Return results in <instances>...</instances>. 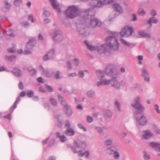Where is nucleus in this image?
Listing matches in <instances>:
<instances>
[{
  "instance_id": "nucleus-60",
  "label": "nucleus",
  "mask_w": 160,
  "mask_h": 160,
  "mask_svg": "<svg viewBox=\"0 0 160 160\" xmlns=\"http://www.w3.org/2000/svg\"><path fill=\"white\" fill-rule=\"evenodd\" d=\"M87 122L89 123H91L93 121L92 118L89 116H87Z\"/></svg>"
},
{
  "instance_id": "nucleus-19",
  "label": "nucleus",
  "mask_w": 160,
  "mask_h": 160,
  "mask_svg": "<svg viewBox=\"0 0 160 160\" xmlns=\"http://www.w3.org/2000/svg\"><path fill=\"white\" fill-rule=\"evenodd\" d=\"M53 8L56 10L58 12H61L59 4L57 2L56 0H49Z\"/></svg>"
},
{
  "instance_id": "nucleus-41",
  "label": "nucleus",
  "mask_w": 160,
  "mask_h": 160,
  "mask_svg": "<svg viewBox=\"0 0 160 160\" xmlns=\"http://www.w3.org/2000/svg\"><path fill=\"white\" fill-rule=\"evenodd\" d=\"M153 108L154 110L158 114H160V109L159 106L158 104H155L154 105Z\"/></svg>"
},
{
  "instance_id": "nucleus-22",
  "label": "nucleus",
  "mask_w": 160,
  "mask_h": 160,
  "mask_svg": "<svg viewBox=\"0 0 160 160\" xmlns=\"http://www.w3.org/2000/svg\"><path fill=\"white\" fill-rule=\"evenodd\" d=\"M65 134L68 136H73L75 133V132L74 129L72 128L67 129L65 132Z\"/></svg>"
},
{
  "instance_id": "nucleus-29",
  "label": "nucleus",
  "mask_w": 160,
  "mask_h": 160,
  "mask_svg": "<svg viewBox=\"0 0 160 160\" xmlns=\"http://www.w3.org/2000/svg\"><path fill=\"white\" fill-rule=\"evenodd\" d=\"M2 2L5 8L9 9L10 8L11 4L8 0H2Z\"/></svg>"
},
{
  "instance_id": "nucleus-47",
  "label": "nucleus",
  "mask_w": 160,
  "mask_h": 160,
  "mask_svg": "<svg viewBox=\"0 0 160 160\" xmlns=\"http://www.w3.org/2000/svg\"><path fill=\"white\" fill-rule=\"evenodd\" d=\"M65 127L67 129L71 128V124L68 120H67L65 122Z\"/></svg>"
},
{
  "instance_id": "nucleus-8",
  "label": "nucleus",
  "mask_w": 160,
  "mask_h": 160,
  "mask_svg": "<svg viewBox=\"0 0 160 160\" xmlns=\"http://www.w3.org/2000/svg\"><path fill=\"white\" fill-rule=\"evenodd\" d=\"M82 18L81 22L82 24H79L78 25L77 30L79 34L82 37H86L90 34L89 28H84L85 25L84 23L85 22L84 21H82Z\"/></svg>"
},
{
  "instance_id": "nucleus-28",
  "label": "nucleus",
  "mask_w": 160,
  "mask_h": 160,
  "mask_svg": "<svg viewBox=\"0 0 160 160\" xmlns=\"http://www.w3.org/2000/svg\"><path fill=\"white\" fill-rule=\"evenodd\" d=\"M56 136L57 138H59L61 141L62 142H64L67 140V137L64 135H61L59 132L57 133Z\"/></svg>"
},
{
  "instance_id": "nucleus-6",
  "label": "nucleus",
  "mask_w": 160,
  "mask_h": 160,
  "mask_svg": "<svg viewBox=\"0 0 160 160\" xmlns=\"http://www.w3.org/2000/svg\"><path fill=\"white\" fill-rule=\"evenodd\" d=\"M50 36L57 42H61L63 38V36L61 30H52L49 32Z\"/></svg>"
},
{
  "instance_id": "nucleus-20",
  "label": "nucleus",
  "mask_w": 160,
  "mask_h": 160,
  "mask_svg": "<svg viewBox=\"0 0 160 160\" xmlns=\"http://www.w3.org/2000/svg\"><path fill=\"white\" fill-rule=\"evenodd\" d=\"M138 34L141 37L146 38H151L150 34L147 33L144 30H140L138 31Z\"/></svg>"
},
{
  "instance_id": "nucleus-14",
  "label": "nucleus",
  "mask_w": 160,
  "mask_h": 160,
  "mask_svg": "<svg viewBox=\"0 0 160 160\" xmlns=\"http://www.w3.org/2000/svg\"><path fill=\"white\" fill-rule=\"evenodd\" d=\"M158 21V20L155 17H150L148 20H147L145 24L147 26L148 28H151L152 26V24H156Z\"/></svg>"
},
{
  "instance_id": "nucleus-49",
  "label": "nucleus",
  "mask_w": 160,
  "mask_h": 160,
  "mask_svg": "<svg viewBox=\"0 0 160 160\" xmlns=\"http://www.w3.org/2000/svg\"><path fill=\"white\" fill-rule=\"evenodd\" d=\"M137 57L138 61V64L142 65V61L143 59V56L142 55H138Z\"/></svg>"
},
{
  "instance_id": "nucleus-27",
  "label": "nucleus",
  "mask_w": 160,
  "mask_h": 160,
  "mask_svg": "<svg viewBox=\"0 0 160 160\" xmlns=\"http://www.w3.org/2000/svg\"><path fill=\"white\" fill-rule=\"evenodd\" d=\"M56 118L57 120V125L59 127L62 126L63 121V117L61 115H58L57 116Z\"/></svg>"
},
{
  "instance_id": "nucleus-2",
  "label": "nucleus",
  "mask_w": 160,
  "mask_h": 160,
  "mask_svg": "<svg viewBox=\"0 0 160 160\" xmlns=\"http://www.w3.org/2000/svg\"><path fill=\"white\" fill-rule=\"evenodd\" d=\"M109 34V36L106 38V43L100 45L92 46L87 41H85L84 43L90 51H97L100 53H104L106 55L109 56L110 54L111 51H118L120 46L117 38L118 33L110 31Z\"/></svg>"
},
{
  "instance_id": "nucleus-7",
  "label": "nucleus",
  "mask_w": 160,
  "mask_h": 160,
  "mask_svg": "<svg viewBox=\"0 0 160 160\" xmlns=\"http://www.w3.org/2000/svg\"><path fill=\"white\" fill-rule=\"evenodd\" d=\"M113 1L114 0H91L90 5L94 8H100L104 5L112 3Z\"/></svg>"
},
{
  "instance_id": "nucleus-32",
  "label": "nucleus",
  "mask_w": 160,
  "mask_h": 160,
  "mask_svg": "<svg viewBox=\"0 0 160 160\" xmlns=\"http://www.w3.org/2000/svg\"><path fill=\"white\" fill-rule=\"evenodd\" d=\"M48 138L49 142L48 145L49 146L51 147L54 144L55 141V138L52 135L48 137Z\"/></svg>"
},
{
  "instance_id": "nucleus-26",
  "label": "nucleus",
  "mask_w": 160,
  "mask_h": 160,
  "mask_svg": "<svg viewBox=\"0 0 160 160\" xmlns=\"http://www.w3.org/2000/svg\"><path fill=\"white\" fill-rule=\"evenodd\" d=\"M58 100L61 105L64 106L68 104L65 99L61 95H58Z\"/></svg>"
},
{
  "instance_id": "nucleus-62",
  "label": "nucleus",
  "mask_w": 160,
  "mask_h": 160,
  "mask_svg": "<svg viewBox=\"0 0 160 160\" xmlns=\"http://www.w3.org/2000/svg\"><path fill=\"white\" fill-rule=\"evenodd\" d=\"M46 88L49 92H52L53 91V88L51 86L48 85L46 86Z\"/></svg>"
},
{
  "instance_id": "nucleus-42",
  "label": "nucleus",
  "mask_w": 160,
  "mask_h": 160,
  "mask_svg": "<svg viewBox=\"0 0 160 160\" xmlns=\"http://www.w3.org/2000/svg\"><path fill=\"white\" fill-rule=\"evenodd\" d=\"M112 139H108L105 141L104 144L106 145L110 146L112 144Z\"/></svg>"
},
{
  "instance_id": "nucleus-44",
  "label": "nucleus",
  "mask_w": 160,
  "mask_h": 160,
  "mask_svg": "<svg viewBox=\"0 0 160 160\" xmlns=\"http://www.w3.org/2000/svg\"><path fill=\"white\" fill-rule=\"evenodd\" d=\"M138 13L141 16H143L146 14L145 10L142 8H140L138 10Z\"/></svg>"
},
{
  "instance_id": "nucleus-15",
  "label": "nucleus",
  "mask_w": 160,
  "mask_h": 160,
  "mask_svg": "<svg viewBox=\"0 0 160 160\" xmlns=\"http://www.w3.org/2000/svg\"><path fill=\"white\" fill-rule=\"evenodd\" d=\"M55 50L53 49H50L43 57L44 61H46L52 58L54 56Z\"/></svg>"
},
{
  "instance_id": "nucleus-51",
  "label": "nucleus",
  "mask_w": 160,
  "mask_h": 160,
  "mask_svg": "<svg viewBox=\"0 0 160 160\" xmlns=\"http://www.w3.org/2000/svg\"><path fill=\"white\" fill-rule=\"evenodd\" d=\"M50 102H51V103L53 105H54V106L56 105L57 104V102L56 101V100L55 99H54L52 98H51L50 99Z\"/></svg>"
},
{
  "instance_id": "nucleus-1",
  "label": "nucleus",
  "mask_w": 160,
  "mask_h": 160,
  "mask_svg": "<svg viewBox=\"0 0 160 160\" xmlns=\"http://www.w3.org/2000/svg\"><path fill=\"white\" fill-rule=\"evenodd\" d=\"M96 75V85L98 87L110 85L115 88L120 89L127 85L125 80L120 81L118 79L119 73L113 64H108L104 70H97Z\"/></svg>"
},
{
  "instance_id": "nucleus-10",
  "label": "nucleus",
  "mask_w": 160,
  "mask_h": 160,
  "mask_svg": "<svg viewBox=\"0 0 160 160\" xmlns=\"http://www.w3.org/2000/svg\"><path fill=\"white\" fill-rule=\"evenodd\" d=\"M133 32L132 28L128 26H125L120 32V35L122 37H129L131 36Z\"/></svg>"
},
{
  "instance_id": "nucleus-4",
  "label": "nucleus",
  "mask_w": 160,
  "mask_h": 160,
  "mask_svg": "<svg viewBox=\"0 0 160 160\" xmlns=\"http://www.w3.org/2000/svg\"><path fill=\"white\" fill-rule=\"evenodd\" d=\"M82 17V21L86 22L89 19L90 20V25L92 28L100 26L102 23L98 19L94 18L95 15L94 10L92 8L85 9L83 12Z\"/></svg>"
},
{
  "instance_id": "nucleus-39",
  "label": "nucleus",
  "mask_w": 160,
  "mask_h": 160,
  "mask_svg": "<svg viewBox=\"0 0 160 160\" xmlns=\"http://www.w3.org/2000/svg\"><path fill=\"white\" fill-rule=\"evenodd\" d=\"M114 17L112 15H110L109 16L108 18H107L106 21L108 22V23H110L114 21Z\"/></svg>"
},
{
  "instance_id": "nucleus-58",
  "label": "nucleus",
  "mask_w": 160,
  "mask_h": 160,
  "mask_svg": "<svg viewBox=\"0 0 160 160\" xmlns=\"http://www.w3.org/2000/svg\"><path fill=\"white\" fill-rule=\"evenodd\" d=\"M28 19L32 23L34 22H35V21L33 19V16L32 14H30L28 15Z\"/></svg>"
},
{
  "instance_id": "nucleus-35",
  "label": "nucleus",
  "mask_w": 160,
  "mask_h": 160,
  "mask_svg": "<svg viewBox=\"0 0 160 160\" xmlns=\"http://www.w3.org/2000/svg\"><path fill=\"white\" fill-rule=\"evenodd\" d=\"M113 158L116 160H119L120 159V154L117 150H115L113 154Z\"/></svg>"
},
{
  "instance_id": "nucleus-31",
  "label": "nucleus",
  "mask_w": 160,
  "mask_h": 160,
  "mask_svg": "<svg viewBox=\"0 0 160 160\" xmlns=\"http://www.w3.org/2000/svg\"><path fill=\"white\" fill-rule=\"evenodd\" d=\"M94 128L95 130H96L99 134L103 133V132L104 130L107 129V128L104 126L102 127L98 126H95V127Z\"/></svg>"
},
{
  "instance_id": "nucleus-5",
  "label": "nucleus",
  "mask_w": 160,
  "mask_h": 160,
  "mask_svg": "<svg viewBox=\"0 0 160 160\" xmlns=\"http://www.w3.org/2000/svg\"><path fill=\"white\" fill-rule=\"evenodd\" d=\"M66 16L71 19L74 18L78 16L80 14L79 8L75 5L69 6L65 11Z\"/></svg>"
},
{
  "instance_id": "nucleus-55",
  "label": "nucleus",
  "mask_w": 160,
  "mask_h": 160,
  "mask_svg": "<svg viewBox=\"0 0 160 160\" xmlns=\"http://www.w3.org/2000/svg\"><path fill=\"white\" fill-rule=\"evenodd\" d=\"M78 75L79 77L83 78L84 76V71H79L78 72Z\"/></svg>"
},
{
  "instance_id": "nucleus-64",
  "label": "nucleus",
  "mask_w": 160,
  "mask_h": 160,
  "mask_svg": "<svg viewBox=\"0 0 160 160\" xmlns=\"http://www.w3.org/2000/svg\"><path fill=\"white\" fill-rule=\"evenodd\" d=\"M37 81L40 83H44V82L45 81H43V79H42V78L41 77H39L37 79Z\"/></svg>"
},
{
  "instance_id": "nucleus-53",
  "label": "nucleus",
  "mask_w": 160,
  "mask_h": 160,
  "mask_svg": "<svg viewBox=\"0 0 160 160\" xmlns=\"http://www.w3.org/2000/svg\"><path fill=\"white\" fill-rule=\"evenodd\" d=\"M5 71L7 72H9L10 71L6 69L5 67L4 66H0V72Z\"/></svg>"
},
{
  "instance_id": "nucleus-34",
  "label": "nucleus",
  "mask_w": 160,
  "mask_h": 160,
  "mask_svg": "<svg viewBox=\"0 0 160 160\" xmlns=\"http://www.w3.org/2000/svg\"><path fill=\"white\" fill-rule=\"evenodd\" d=\"M12 47L13 48H10L8 49V52H11L12 53H14L16 51V45L15 44L12 43Z\"/></svg>"
},
{
  "instance_id": "nucleus-9",
  "label": "nucleus",
  "mask_w": 160,
  "mask_h": 160,
  "mask_svg": "<svg viewBox=\"0 0 160 160\" xmlns=\"http://www.w3.org/2000/svg\"><path fill=\"white\" fill-rule=\"evenodd\" d=\"M86 147V144L84 142L75 141L72 147V150L74 153H77L78 152V149H84Z\"/></svg>"
},
{
  "instance_id": "nucleus-23",
  "label": "nucleus",
  "mask_w": 160,
  "mask_h": 160,
  "mask_svg": "<svg viewBox=\"0 0 160 160\" xmlns=\"http://www.w3.org/2000/svg\"><path fill=\"white\" fill-rule=\"evenodd\" d=\"M12 72L14 75L18 77H20L22 76V72L18 68H14Z\"/></svg>"
},
{
  "instance_id": "nucleus-57",
  "label": "nucleus",
  "mask_w": 160,
  "mask_h": 160,
  "mask_svg": "<svg viewBox=\"0 0 160 160\" xmlns=\"http://www.w3.org/2000/svg\"><path fill=\"white\" fill-rule=\"evenodd\" d=\"M18 87L19 89L22 90L24 88V85L22 82L21 81H20L18 85Z\"/></svg>"
},
{
  "instance_id": "nucleus-37",
  "label": "nucleus",
  "mask_w": 160,
  "mask_h": 160,
  "mask_svg": "<svg viewBox=\"0 0 160 160\" xmlns=\"http://www.w3.org/2000/svg\"><path fill=\"white\" fill-rule=\"evenodd\" d=\"M115 151L112 147H109L107 149L106 152L108 155H111L113 154Z\"/></svg>"
},
{
  "instance_id": "nucleus-25",
  "label": "nucleus",
  "mask_w": 160,
  "mask_h": 160,
  "mask_svg": "<svg viewBox=\"0 0 160 160\" xmlns=\"http://www.w3.org/2000/svg\"><path fill=\"white\" fill-rule=\"evenodd\" d=\"M114 104L117 110L119 112H121L122 107L120 101L118 100H116L114 102Z\"/></svg>"
},
{
  "instance_id": "nucleus-3",
  "label": "nucleus",
  "mask_w": 160,
  "mask_h": 160,
  "mask_svg": "<svg viewBox=\"0 0 160 160\" xmlns=\"http://www.w3.org/2000/svg\"><path fill=\"white\" fill-rule=\"evenodd\" d=\"M141 98L140 96H136L133 100L131 106L137 110L134 112V115L137 122L141 126L145 125L148 122L146 117L143 114L139 115V114L143 113L145 109V107L141 104Z\"/></svg>"
},
{
  "instance_id": "nucleus-30",
  "label": "nucleus",
  "mask_w": 160,
  "mask_h": 160,
  "mask_svg": "<svg viewBox=\"0 0 160 160\" xmlns=\"http://www.w3.org/2000/svg\"><path fill=\"white\" fill-rule=\"evenodd\" d=\"M20 100V98L19 97H18L15 102H14L13 105L10 108V111L11 112H12L14 109L17 107V104L19 103Z\"/></svg>"
},
{
  "instance_id": "nucleus-33",
  "label": "nucleus",
  "mask_w": 160,
  "mask_h": 160,
  "mask_svg": "<svg viewBox=\"0 0 160 160\" xmlns=\"http://www.w3.org/2000/svg\"><path fill=\"white\" fill-rule=\"evenodd\" d=\"M134 88H137L141 92L143 91V85L140 83H137L134 86Z\"/></svg>"
},
{
  "instance_id": "nucleus-63",
  "label": "nucleus",
  "mask_w": 160,
  "mask_h": 160,
  "mask_svg": "<svg viewBox=\"0 0 160 160\" xmlns=\"http://www.w3.org/2000/svg\"><path fill=\"white\" fill-rule=\"evenodd\" d=\"M22 25L25 27H28L29 25V23L28 21H25L22 23Z\"/></svg>"
},
{
  "instance_id": "nucleus-54",
  "label": "nucleus",
  "mask_w": 160,
  "mask_h": 160,
  "mask_svg": "<svg viewBox=\"0 0 160 160\" xmlns=\"http://www.w3.org/2000/svg\"><path fill=\"white\" fill-rule=\"evenodd\" d=\"M67 64L68 69L69 70H71L72 69V68L71 62L70 61H67Z\"/></svg>"
},
{
  "instance_id": "nucleus-11",
  "label": "nucleus",
  "mask_w": 160,
  "mask_h": 160,
  "mask_svg": "<svg viewBox=\"0 0 160 160\" xmlns=\"http://www.w3.org/2000/svg\"><path fill=\"white\" fill-rule=\"evenodd\" d=\"M148 146L158 152V155L160 157V143L156 142H151L149 143Z\"/></svg>"
},
{
  "instance_id": "nucleus-18",
  "label": "nucleus",
  "mask_w": 160,
  "mask_h": 160,
  "mask_svg": "<svg viewBox=\"0 0 160 160\" xmlns=\"http://www.w3.org/2000/svg\"><path fill=\"white\" fill-rule=\"evenodd\" d=\"M120 40L122 45L128 48H132L134 46V45L133 44L128 42L126 39L122 38H121Z\"/></svg>"
},
{
  "instance_id": "nucleus-61",
  "label": "nucleus",
  "mask_w": 160,
  "mask_h": 160,
  "mask_svg": "<svg viewBox=\"0 0 160 160\" xmlns=\"http://www.w3.org/2000/svg\"><path fill=\"white\" fill-rule=\"evenodd\" d=\"M28 49L25 50L23 52V54L25 55L31 54V51L30 50V49Z\"/></svg>"
},
{
  "instance_id": "nucleus-40",
  "label": "nucleus",
  "mask_w": 160,
  "mask_h": 160,
  "mask_svg": "<svg viewBox=\"0 0 160 160\" xmlns=\"http://www.w3.org/2000/svg\"><path fill=\"white\" fill-rule=\"evenodd\" d=\"M143 157L146 160H149L151 158L150 155L145 151L143 152Z\"/></svg>"
},
{
  "instance_id": "nucleus-12",
  "label": "nucleus",
  "mask_w": 160,
  "mask_h": 160,
  "mask_svg": "<svg viewBox=\"0 0 160 160\" xmlns=\"http://www.w3.org/2000/svg\"><path fill=\"white\" fill-rule=\"evenodd\" d=\"M153 136V133L148 129L143 131L142 132V139L148 140L152 138Z\"/></svg>"
},
{
  "instance_id": "nucleus-17",
  "label": "nucleus",
  "mask_w": 160,
  "mask_h": 160,
  "mask_svg": "<svg viewBox=\"0 0 160 160\" xmlns=\"http://www.w3.org/2000/svg\"><path fill=\"white\" fill-rule=\"evenodd\" d=\"M63 110L65 114L68 117H70L72 114V111L68 104L64 106Z\"/></svg>"
},
{
  "instance_id": "nucleus-13",
  "label": "nucleus",
  "mask_w": 160,
  "mask_h": 160,
  "mask_svg": "<svg viewBox=\"0 0 160 160\" xmlns=\"http://www.w3.org/2000/svg\"><path fill=\"white\" fill-rule=\"evenodd\" d=\"M112 7L114 11L119 15L122 14L124 12L122 6L119 3H114L112 5Z\"/></svg>"
},
{
  "instance_id": "nucleus-46",
  "label": "nucleus",
  "mask_w": 160,
  "mask_h": 160,
  "mask_svg": "<svg viewBox=\"0 0 160 160\" xmlns=\"http://www.w3.org/2000/svg\"><path fill=\"white\" fill-rule=\"evenodd\" d=\"M105 115L108 118H111L112 116V112L109 110H106Z\"/></svg>"
},
{
  "instance_id": "nucleus-24",
  "label": "nucleus",
  "mask_w": 160,
  "mask_h": 160,
  "mask_svg": "<svg viewBox=\"0 0 160 160\" xmlns=\"http://www.w3.org/2000/svg\"><path fill=\"white\" fill-rule=\"evenodd\" d=\"M39 68L43 70V73L48 78L52 76V73L49 70L47 69H44L42 66H40Z\"/></svg>"
},
{
  "instance_id": "nucleus-52",
  "label": "nucleus",
  "mask_w": 160,
  "mask_h": 160,
  "mask_svg": "<svg viewBox=\"0 0 160 160\" xmlns=\"http://www.w3.org/2000/svg\"><path fill=\"white\" fill-rule=\"evenodd\" d=\"M73 61L74 62V65L77 67L78 66L79 64V60L76 58H75Z\"/></svg>"
},
{
  "instance_id": "nucleus-56",
  "label": "nucleus",
  "mask_w": 160,
  "mask_h": 160,
  "mask_svg": "<svg viewBox=\"0 0 160 160\" xmlns=\"http://www.w3.org/2000/svg\"><path fill=\"white\" fill-rule=\"evenodd\" d=\"M157 14V12L155 10L152 9L151 10L150 14L152 16V17H154Z\"/></svg>"
},
{
  "instance_id": "nucleus-38",
  "label": "nucleus",
  "mask_w": 160,
  "mask_h": 160,
  "mask_svg": "<svg viewBox=\"0 0 160 160\" xmlns=\"http://www.w3.org/2000/svg\"><path fill=\"white\" fill-rule=\"evenodd\" d=\"M87 94L89 98H92L94 96L95 92L93 90H89L87 92Z\"/></svg>"
},
{
  "instance_id": "nucleus-21",
  "label": "nucleus",
  "mask_w": 160,
  "mask_h": 160,
  "mask_svg": "<svg viewBox=\"0 0 160 160\" xmlns=\"http://www.w3.org/2000/svg\"><path fill=\"white\" fill-rule=\"evenodd\" d=\"M36 41L35 39H31L30 40L29 42L26 45V48L31 49L36 45Z\"/></svg>"
},
{
  "instance_id": "nucleus-36",
  "label": "nucleus",
  "mask_w": 160,
  "mask_h": 160,
  "mask_svg": "<svg viewBox=\"0 0 160 160\" xmlns=\"http://www.w3.org/2000/svg\"><path fill=\"white\" fill-rule=\"evenodd\" d=\"M6 33L7 35L14 37L15 36V34L13 32V31L11 29H9L6 31Z\"/></svg>"
},
{
  "instance_id": "nucleus-43",
  "label": "nucleus",
  "mask_w": 160,
  "mask_h": 160,
  "mask_svg": "<svg viewBox=\"0 0 160 160\" xmlns=\"http://www.w3.org/2000/svg\"><path fill=\"white\" fill-rule=\"evenodd\" d=\"M60 72L58 71H56L54 72L55 77L56 79H58L62 78L60 75Z\"/></svg>"
},
{
  "instance_id": "nucleus-16",
  "label": "nucleus",
  "mask_w": 160,
  "mask_h": 160,
  "mask_svg": "<svg viewBox=\"0 0 160 160\" xmlns=\"http://www.w3.org/2000/svg\"><path fill=\"white\" fill-rule=\"evenodd\" d=\"M142 76L144 78L145 81L149 82L150 81V77L149 76L148 72L147 69L143 68L142 72Z\"/></svg>"
},
{
  "instance_id": "nucleus-48",
  "label": "nucleus",
  "mask_w": 160,
  "mask_h": 160,
  "mask_svg": "<svg viewBox=\"0 0 160 160\" xmlns=\"http://www.w3.org/2000/svg\"><path fill=\"white\" fill-rule=\"evenodd\" d=\"M22 3V0H15L14 1L15 5L17 7H19Z\"/></svg>"
},
{
  "instance_id": "nucleus-50",
  "label": "nucleus",
  "mask_w": 160,
  "mask_h": 160,
  "mask_svg": "<svg viewBox=\"0 0 160 160\" xmlns=\"http://www.w3.org/2000/svg\"><path fill=\"white\" fill-rule=\"evenodd\" d=\"M77 125L79 128L82 129L84 132H85L87 131V129L84 127L83 125L82 124L80 123H78Z\"/></svg>"
},
{
  "instance_id": "nucleus-45",
  "label": "nucleus",
  "mask_w": 160,
  "mask_h": 160,
  "mask_svg": "<svg viewBox=\"0 0 160 160\" xmlns=\"http://www.w3.org/2000/svg\"><path fill=\"white\" fill-rule=\"evenodd\" d=\"M43 17H48L50 15V12L47 10H46L45 9H43Z\"/></svg>"
},
{
  "instance_id": "nucleus-59",
  "label": "nucleus",
  "mask_w": 160,
  "mask_h": 160,
  "mask_svg": "<svg viewBox=\"0 0 160 160\" xmlns=\"http://www.w3.org/2000/svg\"><path fill=\"white\" fill-rule=\"evenodd\" d=\"M34 94L33 92L32 91H30L27 93V96L29 97H32Z\"/></svg>"
}]
</instances>
